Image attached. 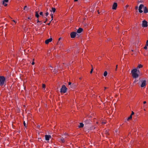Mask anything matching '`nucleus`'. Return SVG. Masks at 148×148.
<instances>
[{
  "label": "nucleus",
  "mask_w": 148,
  "mask_h": 148,
  "mask_svg": "<svg viewBox=\"0 0 148 148\" xmlns=\"http://www.w3.org/2000/svg\"><path fill=\"white\" fill-rule=\"evenodd\" d=\"M137 69H134L131 71L132 76L134 78H137L139 76L138 74L137 73Z\"/></svg>",
  "instance_id": "nucleus-1"
},
{
  "label": "nucleus",
  "mask_w": 148,
  "mask_h": 148,
  "mask_svg": "<svg viewBox=\"0 0 148 148\" xmlns=\"http://www.w3.org/2000/svg\"><path fill=\"white\" fill-rule=\"evenodd\" d=\"M5 78L3 76H0V86H3L5 84Z\"/></svg>",
  "instance_id": "nucleus-2"
},
{
  "label": "nucleus",
  "mask_w": 148,
  "mask_h": 148,
  "mask_svg": "<svg viewBox=\"0 0 148 148\" xmlns=\"http://www.w3.org/2000/svg\"><path fill=\"white\" fill-rule=\"evenodd\" d=\"M67 89V88L66 86L63 85L60 89V92L61 93H64L66 92Z\"/></svg>",
  "instance_id": "nucleus-3"
},
{
  "label": "nucleus",
  "mask_w": 148,
  "mask_h": 148,
  "mask_svg": "<svg viewBox=\"0 0 148 148\" xmlns=\"http://www.w3.org/2000/svg\"><path fill=\"white\" fill-rule=\"evenodd\" d=\"M76 35H78V34H77L75 32H72L70 34L71 38H75Z\"/></svg>",
  "instance_id": "nucleus-4"
},
{
  "label": "nucleus",
  "mask_w": 148,
  "mask_h": 148,
  "mask_svg": "<svg viewBox=\"0 0 148 148\" xmlns=\"http://www.w3.org/2000/svg\"><path fill=\"white\" fill-rule=\"evenodd\" d=\"M144 6L143 4H140L138 7V11L140 13H142L143 12V11L142 10Z\"/></svg>",
  "instance_id": "nucleus-5"
},
{
  "label": "nucleus",
  "mask_w": 148,
  "mask_h": 148,
  "mask_svg": "<svg viewBox=\"0 0 148 148\" xmlns=\"http://www.w3.org/2000/svg\"><path fill=\"white\" fill-rule=\"evenodd\" d=\"M147 22L145 21L144 20L142 21V26L143 27H146L147 26Z\"/></svg>",
  "instance_id": "nucleus-6"
},
{
  "label": "nucleus",
  "mask_w": 148,
  "mask_h": 148,
  "mask_svg": "<svg viewBox=\"0 0 148 148\" xmlns=\"http://www.w3.org/2000/svg\"><path fill=\"white\" fill-rule=\"evenodd\" d=\"M141 84L140 86L141 87H145L146 85V81L145 80H142L141 82Z\"/></svg>",
  "instance_id": "nucleus-7"
},
{
  "label": "nucleus",
  "mask_w": 148,
  "mask_h": 148,
  "mask_svg": "<svg viewBox=\"0 0 148 148\" xmlns=\"http://www.w3.org/2000/svg\"><path fill=\"white\" fill-rule=\"evenodd\" d=\"M58 140L59 141L62 143H64L66 142V140L61 137V136L58 139Z\"/></svg>",
  "instance_id": "nucleus-8"
},
{
  "label": "nucleus",
  "mask_w": 148,
  "mask_h": 148,
  "mask_svg": "<svg viewBox=\"0 0 148 148\" xmlns=\"http://www.w3.org/2000/svg\"><path fill=\"white\" fill-rule=\"evenodd\" d=\"M84 122L85 124H88L91 123V121L90 119H84Z\"/></svg>",
  "instance_id": "nucleus-9"
},
{
  "label": "nucleus",
  "mask_w": 148,
  "mask_h": 148,
  "mask_svg": "<svg viewBox=\"0 0 148 148\" xmlns=\"http://www.w3.org/2000/svg\"><path fill=\"white\" fill-rule=\"evenodd\" d=\"M45 140H49L50 138H51V137L50 135H46L45 136Z\"/></svg>",
  "instance_id": "nucleus-10"
},
{
  "label": "nucleus",
  "mask_w": 148,
  "mask_h": 148,
  "mask_svg": "<svg viewBox=\"0 0 148 148\" xmlns=\"http://www.w3.org/2000/svg\"><path fill=\"white\" fill-rule=\"evenodd\" d=\"M117 6V4L116 3H114L113 5L112 9L113 10H116Z\"/></svg>",
  "instance_id": "nucleus-11"
},
{
  "label": "nucleus",
  "mask_w": 148,
  "mask_h": 148,
  "mask_svg": "<svg viewBox=\"0 0 148 148\" xmlns=\"http://www.w3.org/2000/svg\"><path fill=\"white\" fill-rule=\"evenodd\" d=\"M52 39L51 38L46 40L45 41V44H48L49 42H51L52 41Z\"/></svg>",
  "instance_id": "nucleus-12"
},
{
  "label": "nucleus",
  "mask_w": 148,
  "mask_h": 148,
  "mask_svg": "<svg viewBox=\"0 0 148 148\" xmlns=\"http://www.w3.org/2000/svg\"><path fill=\"white\" fill-rule=\"evenodd\" d=\"M8 0H4L3 1V4L4 6H6L7 5V3L8 2Z\"/></svg>",
  "instance_id": "nucleus-13"
},
{
  "label": "nucleus",
  "mask_w": 148,
  "mask_h": 148,
  "mask_svg": "<svg viewBox=\"0 0 148 148\" xmlns=\"http://www.w3.org/2000/svg\"><path fill=\"white\" fill-rule=\"evenodd\" d=\"M68 135L67 134L65 133L64 134L62 135V136H61L65 139V138H67V136Z\"/></svg>",
  "instance_id": "nucleus-14"
},
{
  "label": "nucleus",
  "mask_w": 148,
  "mask_h": 148,
  "mask_svg": "<svg viewBox=\"0 0 148 148\" xmlns=\"http://www.w3.org/2000/svg\"><path fill=\"white\" fill-rule=\"evenodd\" d=\"M144 12L146 13L148 12V10L146 7H144L143 8Z\"/></svg>",
  "instance_id": "nucleus-15"
},
{
  "label": "nucleus",
  "mask_w": 148,
  "mask_h": 148,
  "mask_svg": "<svg viewBox=\"0 0 148 148\" xmlns=\"http://www.w3.org/2000/svg\"><path fill=\"white\" fill-rule=\"evenodd\" d=\"M83 30V29L81 28H79L77 31V32L78 33H81Z\"/></svg>",
  "instance_id": "nucleus-16"
},
{
  "label": "nucleus",
  "mask_w": 148,
  "mask_h": 148,
  "mask_svg": "<svg viewBox=\"0 0 148 148\" xmlns=\"http://www.w3.org/2000/svg\"><path fill=\"white\" fill-rule=\"evenodd\" d=\"M84 124L82 123H80V125L78 126L79 128L82 127H84Z\"/></svg>",
  "instance_id": "nucleus-17"
},
{
  "label": "nucleus",
  "mask_w": 148,
  "mask_h": 148,
  "mask_svg": "<svg viewBox=\"0 0 148 148\" xmlns=\"http://www.w3.org/2000/svg\"><path fill=\"white\" fill-rule=\"evenodd\" d=\"M56 8H51V10H50V11L51 12H53L54 13L56 11Z\"/></svg>",
  "instance_id": "nucleus-18"
},
{
  "label": "nucleus",
  "mask_w": 148,
  "mask_h": 148,
  "mask_svg": "<svg viewBox=\"0 0 148 148\" xmlns=\"http://www.w3.org/2000/svg\"><path fill=\"white\" fill-rule=\"evenodd\" d=\"M35 15L36 16L37 18H38V17L39 16V15L38 14V12H36Z\"/></svg>",
  "instance_id": "nucleus-19"
},
{
  "label": "nucleus",
  "mask_w": 148,
  "mask_h": 148,
  "mask_svg": "<svg viewBox=\"0 0 148 148\" xmlns=\"http://www.w3.org/2000/svg\"><path fill=\"white\" fill-rule=\"evenodd\" d=\"M28 8H27V6L26 5L24 7V8H23V10H25V11H27V10H28Z\"/></svg>",
  "instance_id": "nucleus-20"
},
{
  "label": "nucleus",
  "mask_w": 148,
  "mask_h": 148,
  "mask_svg": "<svg viewBox=\"0 0 148 148\" xmlns=\"http://www.w3.org/2000/svg\"><path fill=\"white\" fill-rule=\"evenodd\" d=\"M107 74H108V73H107V71H105L104 72V73H103L104 76L105 77H106L107 75Z\"/></svg>",
  "instance_id": "nucleus-21"
},
{
  "label": "nucleus",
  "mask_w": 148,
  "mask_h": 148,
  "mask_svg": "<svg viewBox=\"0 0 148 148\" xmlns=\"http://www.w3.org/2000/svg\"><path fill=\"white\" fill-rule=\"evenodd\" d=\"M142 67H143V66L142 65L139 64V65L138 66V67H137V69H139V68H141Z\"/></svg>",
  "instance_id": "nucleus-22"
},
{
  "label": "nucleus",
  "mask_w": 148,
  "mask_h": 148,
  "mask_svg": "<svg viewBox=\"0 0 148 148\" xmlns=\"http://www.w3.org/2000/svg\"><path fill=\"white\" fill-rule=\"evenodd\" d=\"M132 118V116L130 115V116L127 118V120L128 121L129 120L131 119Z\"/></svg>",
  "instance_id": "nucleus-23"
},
{
  "label": "nucleus",
  "mask_w": 148,
  "mask_h": 148,
  "mask_svg": "<svg viewBox=\"0 0 148 148\" xmlns=\"http://www.w3.org/2000/svg\"><path fill=\"white\" fill-rule=\"evenodd\" d=\"M45 85L44 84H42V87L43 88L45 89Z\"/></svg>",
  "instance_id": "nucleus-24"
},
{
  "label": "nucleus",
  "mask_w": 148,
  "mask_h": 148,
  "mask_svg": "<svg viewBox=\"0 0 148 148\" xmlns=\"http://www.w3.org/2000/svg\"><path fill=\"white\" fill-rule=\"evenodd\" d=\"M23 124H24V126H25V127H27V126H26V123H25V121H24Z\"/></svg>",
  "instance_id": "nucleus-25"
},
{
  "label": "nucleus",
  "mask_w": 148,
  "mask_h": 148,
  "mask_svg": "<svg viewBox=\"0 0 148 148\" xmlns=\"http://www.w3.org/2000/svg\"><path fill=\"white\" fill-rule=\"evenodd\" d=\"M143 2V1L141 0L138 1V3H142Z\"/></svg>",
  "instance_id": "nucleus-26"
},
{
  "label": "nucleus",
  "mask_w": 148,
  "mask_h": 148,
  "mask_svg": "<svg viewBox=\"0 0 148 148\" xmlns=\"http://www.w3.org/2000/svg\"><path fill=\"white\" fill-rule=\"evenodd\" d=\"M146 46H148V40H147L146 42Z\"/></svg>",
  "instance_id": "nucleus-27"
},
{
  "label": "nucleus",
  "mask_w": 148,
  "mask_h": 148,
  "mask_svg": "<svg viewBox=\"0 0 148 148\" xmlns=\"http://www.w3.org/2000/svg\"><path fill=\"white\" fill-rule=\"evenodd\" d=\"M137 73L138 74L139 73H140V71L139 70H138L137 69Z\"/></svg>",
  "instance_id": "nucleus-28"
},
{
  "label": "nucleus",
  "mask_w": 148,
  "mask_h": 148,
  "mask_svg": "<svg viewBox=\"0 0 148 148\" xmlns=\"http://www.w3.org/2000/svg\"><path fill=\"white\" fill-rule=\"evenodd\" d=\"M144 48L145 49H147V46H146V45L144 47Z\"/></svg>",
  "instance_id": "nucleus-29"
},
{
  "label": "nucleus",
  "mask_w": 148,
  "mask_h": 148,
  "mask_svg": "<svg viewBox=\"0 0 148 148\" xmlns=\"http://www.w3.org/2000/svg\"><path fill=\"white\" fill-rule=\"evenodd\" d=\"M40 15H43V12H40Z\"/></svg>",
  "instance_id": "nucleus-30"
},
{
  "label": "nucleus",
  "mask_w": 148,
  "mask_h": 148,
  "mask_svg": "<svg viewBox=\"0 0 148 148\" xmlns=\"http://www.w3.org/2000/svg\"><path fill=\"white\" fill-rule=\"evenodd\" d=\"M57 68H56V69H54V71L55 72H57Z\"/></svg>",
  "instance_id": "nucleus-31"
},
{
  "label": "nucleus",
  "mask_w": 148,
  "mask_h": 148,
  "mask_svg": "<svg viewBox=\"0 0 148 148\" xmlns=\"http://www.w3.org/2000/svg\"><path fill=\"white\" fill-rule=\"evenodd\" d=\"M105 133L107 134H108V131L107 130H106Z\"/></svg>",
  "instance_id": "nucleus-32"
},
{
  "label": "nucleus",
  "mask_w": 148,
  "mask_h": 148,
  "mask_svg": "<svg viewBox=\"0 0 148 148\" xmlns=\"http://www.w3.org/2000/svg\"><path fill=\"white\" fill-rule=\"evenodd\" d=\"M45 14L46 16H47L49 14V13L48 12H47Z\"/></svg>",
  "instance_id": "nucleus-33"
},
{
  "label": "nucleus",
  "mask_w": 148,
  "mask_h": 148,
  "mask_svg": "<svg viewBox=\"0 0 148 148\" xmlns=\"http://www.w3.org/2000/svg\"><path fill=\"white\" fill-rule=\"evenodd\" d=\"M93 69H92H92H91V70L90 71V73L91 74L92 73V71H93Z\"/></svg>",
  "instance_id": "nucleus-34"
},
{
  "label": "nucleus",
  "mask_w": 148,
  "mask_h": 148,
  "mask_svg": "<svg viewBox=\"0 0 148 148\" xmlns=\"http://www.w3.org/2000/svg\"><path fill=\"white\" fill-rule=\"evenodd\" d=\"M47 20H48L46 18V21H45V22H44V23H46V22H47Z\"/></svg>",
  "instance_id": "nucleus-35"
},
{
  "label": "nucleus",
  "mask_w": 148,
  "mask_h": 148,
  "mask_svg": "<svg viewBox=\"0 0 148 148\" xmlns=\"http://www.w3.org/2000/svg\"><path fill=\"white\" fill-rule=\"evenodd\" d=\"M134 114V112L132 111V114H131V115H132H132Z\"/></svg>",
  "instance_id": "nucleus-36"
},
{
  "label": "nucleus",
  "mask_w": 148,
  "mask_h": 148,
  "mask_svg": "<svg viewBox=\"0 0 148 148\" xmlns=\"http://www.w3.org/2000/svg\"><path fill=\"white\" fill-rule=\"evenodd\" d=\"M138 6H136V7H135V9L136 10H137L138 9Z\"/></svg>",
  "instance_id": "nucleus-37"
},
{
  "label": "nucleus",
  "mask_w": 148,
  "mask_h": 148,
  "mask_svg": "<svg viewBox=\"0 0 148 148\" xmlns=\"http://www.w3.org/2000/svg\"><path fill=\"white\" fill-rule=\"evenodd\" d=\"M53 14H51V18H52V19H51V20H53Z\"/></svg>",
  "instance_id": "nucleus-38"
},
{
  "label": "nucleus",
  "mask_w": 148,
  "mask_h": 148,
  "mask_svg": "<svg viewBox=\"0 0 148 148\" xmlns=\"http://www.w3.org/2000/svg\"><path fill=\"white\" fill-rule=\"evenodd\" d=\"M34 64L35 63L34 62V61H33L32 63V65H34Z\"/></svg>",
  "instance_id": "nucleus-39"
},
{
  "label": "nucleus",
  "mask_w": 148,
  "mask_h": 148,
  "mask_svg": "<svg viewBox=\"0 0 148 148\" xmlns=\"http://www.w3.org/2000/svg\"><path fill=\"white\" fill-rule=\"evenodd\" d=\"M69 84V85H71V82H69V84Z\"/></svg>",
  "instance_id": "nucleus-40"
},
{
  "label": "nucleus",
  "mask_w": 148,
  "mask_h": 148,
  "mask_svg": "<svg viewBox=\"0 0 148 148\" xmlns=\"http://www.w3.org/2000/svg\"><path fill=\"white\" fill-rule=\"evenodd\" d=\"M40 21H39L38 19H38H37V23H40Z\"/></svg>",
  "instance_id": "nucleus-41"
},
{
  "label": "nucleus",
  "mask_w": 148,
  "mask_h": 148,
  "mask_svg": "<svg viewBox=\"0 0 148 148\" xmlns=\"http://www.w3.org/2000/svg\"><path fill=\"white\" fill-rule=\"evenodd\" d=\"M40 125H38L37 126V127L38 128H39L40 127Z\"/></svg>",
  "instance_id": "nucleus-42"
},
{
  "label": "nucleus",
  "mask_w": 148,
  "mask_h": 148,
  "mask_svg": "<svg viewBox=\"0 0 148 148\" xmlns=\"http://www.w3.org/2000/svg\"><path fill=\"white\" fill-rule=\"evenodd\" d=\"M106 123V122H102V123L103 124H105Z\"/></svg>",
  "instance_id": "nucleus-43"
},
{
  "label": "nucleus",
  "mask_w": 148,
  "mask_h": 148,
  "mask_svg": "<svg viewBox=\"0 0 148 148\" xmlns=\"http://www.w3.org/2000/svg\"><path fill=\"white\" fill-rule=\"evenodd\" d=\"M117 66H118V65H116V70H117Z\"/></svg>",
  "instance_id": "nucleus-44"
},
{
  "label": "nucleus",
  "mask_w": 148,
  "mask_h": 148,
  "mask_svg": "<svg viewBox=\"0 0 148 148\" xmlns=\"http://www.w3.org/2000/svg\"><path fill=\"white\" fill-rule=\"evenodd\" d=\"M146 103V101H144L143 102V103L144 104H145Z\"/></svg>",
  "instance_id": "nucleus-45"
},
{
  "label": "nucleus",
  "mask_w": 148,
  "mask_h": 148,
  "mask_svg": "<svg viewBox=\"0 0 148 148\" xmlns=\"http://www.w3.org/2000/svg\"><path fill=\"white\" fill-rule=\"evenodd\" d=\"M115 131V132H117L118 131V130H116Z\"/></svg>",
  "instance_id": "nucleus-46"
},
{
  "label": "nucleus",
  "mask_w": 148,
  "mask_h": 148,
  "mask_svg": "<svg viewBox=\"0 0 148 148\" xmlns=\"http://www.w3.org/2000/svg\"><path fill=\"white\" fill-rule=\"evenodd\" d=\"M50 23H51V21L49 23H48L47 25H49L50 24Z\"/></svg>",
  "instance_id": "nucleus-47"
},
{
  "label": "nucleus",
  "mask_w": 148,
  "mask_h": 148,
  "mask_svg": "<svg viewBox=\"0 0 148 148\" xmlns=\"http://www.w3.org/2000/svg\"><path fill=\"white\" fill-rule=\"evenodd\" d=\"M60 39H61V38H59L58 39V40L60 41Z\"/></svg>",
  "instance_id": "nucleus-48"
},
{
  "label": "nucleus",
  "mask_w": 148,
  "mask_h": 148,
  "mask_svg": "<svg viewBox=\"0 0 148 148\" xmlns=\"http://www.w3.org/2000/svg\"><path fill=\"white\" fill-rule=\"evenodd\" d=\"M78 0H74L75 1H78Z\"/></svg>",
  "instance_id": "nucleus-49"
},
{
  "label": "nucleus",
  "mask_w": 148,
  "mask_h": 148,
  "mask_svg": "<svg viewBox=\"0 0 148 148\" xmlns=\"http://www.w3.org/2000/svg\"><path fill=\"white\" fill-rule=\"evenodd\" d=\"M136 82V80H135L134 81V82Z\"/></svg>",
  "instance_id": "nucleus-50"
},
{
  "label": "nucleus",
  "mask_w": 148,
  "mask_h": 148,
  "mask_svg": "<svg viewBox=\"0 0 148 148\" xmlns=\"http://www.w3.org/2000/svg\"><path fill=\"white\" fill-rule=\"evenodd\" d=\"M28 19H31V18H29V17H28Z\"/></svg>",
  "instance_id": "nucleus-51"
},
{
  "label": "nucleus",
  "mask_w": 148,
  "mask_h": 148,
  "mask_svg": "<svg viewBox=\"0 0 148 148\" xmlns=\"http://www.w3.org/2000/svg\"><path fill=\"white\" fill-rule=\"evenodd\" d=\"M107 88V87H104L105 90V89H106Z\"/></svg>",
  "instance_id": "nucleus-52"
},
{
  "label": "nucleus",
  "mask_w": 148,
  "mask_h": 148,
  "mask_svg": "<svg viewBox=\"0 0 148 148\" xmlns=\"http://www.w3.org/2000/svg\"><path fill=\"white\" fill-rule=\"evenodd\" d=\"M13 21L14 22H15V23H16V22H15V21L14 20H13Z\"/></svg>",
  "instance_id": "nucleus-53"
},
{
  "label": "nucleus",
  "mask_w": 148,
  "mask_h": 148,
  "mask_svg": "<svg viewBox=\"0 0 148 148\" xmlns=\"http://www.w3.org/2000/svg\"><path fill=\"white\" fill-rule=\"evenodd\" d=\"M50 67L51 68H53V67L51 66H50Z\"/></svg>",
  "instance_id": "nucleus-54"
},
{
  "label": "nucleus",
  "mask_w": 148,
  "mask_h": 148,
  "mask_svg": "<svg viewBox=\"0 0 148 148\" xmlns=\"http://www.w3.org/2000/svg\"><path fill=\"white\" fill-rule=\"evenodd\" d=\"M41 24H42V23H40V24H38V25H40Z\"/></svg>",
  "instance_id": "nucleus-55"
},
{
  "label": "nucleus",
  "mask_w": 148,
  "mask_h": 148,
  "mask_svg": "<svg viewBox=\"0 0 148 148\" xmlns=\"http://www.w3.org/2000/svg\"><path fill=\"white\" fill-rule=\"evenodd\" d=\"M82 79V78H81V77H80V78H79V79Z\"/></svg>",
  "instance_id": "nucleus-56"
},
{
  "label": "nucleus",
  "mask_w": 148,
  "mask_h": 148,
  "mask_svg": "<svg viewBox=\"0 0 148 148\" xmlns=\"http://www.w3.org/2000/svg\"><path fill=\"white\" fill-rule=\"evenodd\" d=\"M147 135L148 136V133H147Z\"/></svg>",
  "instance_id": "nucleus-57"
}]
</instances>
